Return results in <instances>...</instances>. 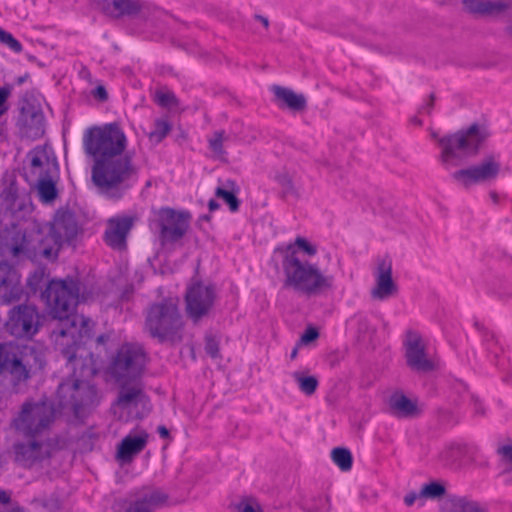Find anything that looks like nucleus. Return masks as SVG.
Returning a JSON list of instances; mask_svg holds the SVG:
<instances>
[{
    "mask_svg": "<svg viewBox=\"0 0 512 512\" xmlns=\"http://www.w3.org/2000/svg\"><path fill=\"white\" fill-rule=\"evenodd\" d=\"M46 267H37L29 274L26 286L21 283L18 269L8 261L0 262V297L3 302L11 303L39 295L46 303L53 319L64 320L76 316L75 310L79 303L86 301L81 293V281L67 276L63 279L46 280Z\"/></svg>",
    "mask_w": 512,
    "mask_h": 512,
    "instance_id": "1",
    "label": "nucleus"
},
{
    "mask_svg": "<svg viewBox=\"0 0 512 512\" xmlns=\"http://www.w3.org/2000/svg\"><path fill=\"white\" fill-rule=\"evenodd\" d=\"M84 150L94 159L92 181L102 191L119 187L129 189V181L136 178L138 169L130 154H124L127 137L118 122L93 126L83 136Z\"/></svg>",
    "mask_w": 512,
    "mask_h": 512,
    "instance_id": "2",
    "label": "nucleus"
},
{
    "mask_svg": "<svg viewBox=\"0 0 512 512\" xmlns=\"http://www.w3.org/2000/svg\"><path fill=\"white\" fill-rule=\"evenodd\" d=\"M280 255L284 275L282 290L293 291L306 298L326 295L334 289V277L325 275L316 264L301 260L292 246H277L274 255Z\"/></svg>",
    "mask_w": 512,
    "mask_h": 512,
    "instance_id": "3",
    "label": "nucleus"
},
{
    "mask_svg": "<svg viewBox=\"0 0 512 512\" xmlns=\"http://www.w3.org/2000/svg\"><path fill=\"white\" fill-rule=\"evenodd\" d=\"M489 136L490 132L487 126L478 122L455 133L444 135L437 141L441 148L440 162L446 169H449L459 164L455 160L462 161L477 156Z\"/></svg>",
    "mask_w": 512,
    "mask_h": 512,
    "instance_id": "4",
    "label": "nucleus"
},
{
    "mask_svg": "<svg viewBox=\"0 0 512 512\" xmlns=\"http://www.w3.org/2000/svg\"><path fill=\"white\" fill-rule=\"evenodd\" d=\"M28 168H24L23 177L30 189L36 190L43 204H52L59 196L57 178L59 165L55 156H50L44 146H36L28 152Z\"/></svg>",
    "mask_w": 512,
    "mask_h": 512,
    "instance_id": "5",
    "label": "nucleus"
},
{
    "mask_svg": "<svg viewBox=\"0 0 512 512\" xmlns=\"http://www.w3.org/2000/svg\"><path fill=\"white\" fill-rule=\"evenodd\" d=\"M0 237L6 240L5 246L13 257L24 254L29 259L45 258L56 260L61 246L60 236L53 235L46 225L44 228H37L26 234L21 230H5Z\"/></svg>",
    "mask_w": 512,
    "mask_h": 512,
    "instance_id": "6",
    "label": "nucleus"
},
{
    "mask_svg": "<svg viewBox=\"0 0 512 512\" xmlns=\"http://www.w3.org/2000/svg\"><path fill=\"white\" fill-rule=\"evenodd\" d=\"M183 319L179 307L170 298L149 305L144 321V329L159 343L172 344L182 341Z\"/></svg>",
    "mask_w": 512,
    "mask_h": 512,
    "instance_id": "7",
    "label": "nucleus"
},
{
    "mask_svg": "<svg viewBox=\"0 0 512 512\" xmlns=\"http://www.w3.org/2000/svg\"><path fill=\"white\" fill-rule=\"evenodd\" d=\"M148 355L141 345L125 342L119 346L106 368L115 382H134L145 371Z\"/></svg>",
    "mask_w": 512,
    "mask_h": 512,
    "instance_id": "8",
    "label": "nucleus"
},
{
    "mask_svg": "<svg viewBox=\"0 0 512 512\" xmlns=\"http://www.w3.org/2000/svg\"><path fill=\"white\" fill-rule=\"evenodd\" d=\"M59 404L70 408L76 418H84L87 412L97 404V388L94 384L78 378H67L56 391Z\"/></svg>",
    "mask_w": 512,
    "mask_h": 512,
    "instance_id": "9",
    "label": "nucleus"
},
{
    "mask_svg": "<svg viewBox=\"0 0 512 512\" xmlns=\"http://www.w3.org/2000/svg\"><path fill=\"white\" fill-rule=\"evenodd\" d=\"M420 499L438 501L440 512H488L478 501L447 493V483L443 480L433 479L423 483Z\"/></svg>",
    "mask_w": 512,
    "mask_h": 512,
    "instance_id": "10",
    "label": "nucleus"
},
{
    "mask_svg": "<svg viewBox=\"0 0 512 512\" xmlns=\"http://www.w3.org/2000/svg\"><path fill=\"white\" fill-rule=\"evenodd\" d=\"M191 218L192 215L188 210L161 207L155 221L159 230L160 245L166 247L179 243L190 227Z\"/></svg>",
    "mask_w": 512,
    "mask_h": 512,
    "instance_id": "11",
    "label": "nucleus"
},
{
    "mask_svg": "<svg viewBox=\"0 0 512 512\" xmlns=\"http://www.w3.org/2000/svg\"><path fill=\"white\" fill-rule=\"evenodd\" d=\"M216 297L214 283L204 285L201 279L192 278L184 295L188 317L197 322L207 316L215 304Z\"/></svg>",
    "mask_w": 512,
    "mask_h": 512,
    "instance_id": "12",
    "label": "nucleus"
},
{
    "mask_svg": "<svg viewBox=\"0 0 512 512\" xmlns=\"http://www.w3.org/2000/svg\"><path fill=\"white\" fill-rule=\"evenodd\" d=\"M52 421L53 413L45 403L25 402L18 416L13 419V426L26 436L34 438L49 427Z\"/></svg>",
    "mask_w": 512,
    "mask_h": 512,
    "instance_id": "13",
    "label": "nucleus"
},
{
    "mask_svg": "<svg viewBox=\"0 0 512 512\" xmlns=\"http://www.w3.org/2000/svg\"><path fill=\"white\" fill-rule=\"evenodd\" d=\"M501 169L500 162L493 155H488L479 164L471 165L451 173V179L465 189L479 183L495 180Z\"/></svg>",
    "mask_w": 512,
    "mask_h": 512,
    "instance_id": "14",
    "label": "nucleus"
},
{
    "mask_svg": "<svg viewBox=\"0 0 512 512\" xmlns=\"http://www.w3.org/2000/svg\"><path fill=\"white\" fill-rule=\"evenodd\" d=\"M120 386L116 404L128 410L126 422L130 420H143L151 410L152 405L149 396L137 387L129 386L131 382H117Z\"/></svg>",
    "mask_w": 512,
    "mask_h": 512,
    "instance_id": "15",
    "label": "nucleus"
},
{
    "mask_svg": "<svg viewBox=\"0 0 512 512\" xmlns=\"http://www.w3.org/2000/svg\"><path fill=\"white\" fill-rule=\"evenodd\" d=\"M41 325L40 316L35 305L20 304L9 311L5 322L6 329L18 338L34 336Z\"/></svg>",
    "mask_w": 512,
    "mask_h": 512,
    "instance_id": "16",
    "label": "nucleus"
},
{
    "mask_svg": "<svg viewBox=\"0 0 512 512\" xmlns=\"http://www.w3.org/2000/svg\"><path fill=\"white\" fill-rule=\"evenodd\" d=\"M404 347L406 364L412 371L425 374L435 369V364L427 357L422 337L417 331H406Z\"/></svg>",
    "mask_w": 512,
    "mask_h": 512,
    "instance_id": "17",
    "label": "nucleus"
},
{
    "mask_svg": "<svg viewBox=\"0 0 512 512\" xmlns=\"http://www.w3.org/2000/svg\"><path fill=\"white\" fill-rule=\"evenodd\" d=\"M24 349L12 341L0 343V374L9 373L18 382L29 378V369L23 363Z\"/></svg>",
    "mask_w": 512,
    "mask_h": 512,
    "instance_id": "18",
    "label": "nucleus"
},
{
    "mask_svg": "<svg viewBox=\"0 0 512 512\" xmlns=\"http://www.w3.org/2000/svg\"><path fill=\"white\" fill-rule=\"evenodd\" d=\"M16 125L22 138L40 139L45 134V116L42 109L26 101L20 109Z\"/></svg>",
    "mask_w": 512,
    "mask_h": 512,
    "instance_id": "19",
    "label": "nucleus"
},
{
    "mask_svg": "<svg viewBox=\"0 0 512 512\" xmlns=\"http://www.w3.org/2000/svg\"><path fill=\"white\" fill-rule=\"evenodd\" d=\"M47 226L53 235L60 236L59 244L61 247L64 243L72 245L76 241L79 226L74 212L70 210L58 211L54 222L47 224Z\"/></svg>",
    "mask_w": 512,
    "mask_h": 512,
    "instance_id": "20",
    "label": "nucleus"
},
{
    "mask_svg": "<svg viewBox=\"0 0 512 512\" xmlns=\"http://www.w3.org/2000/svg\"><path fill=\"white\" fill-rule=\"evenodd\" d=\"M95 6L112 19L135 18L143 8L139 0H95Z\"/></svg>",
    "mask_w": 512,
    "mask_h": 512,
    "instance_id": "21",
    "label": "nucleus"
},
{
    "mask_svg": "<svg viewBox=\"0 0 512 512\" xmlns=\"http://www.w3.org/2000/svg\"><path fill=\"white\" fill-rule=\"evenodd\" d=\"M389 413L397 419H416L423 410L418 405V399L409 398L402 390L394 391L387 400Z\"/></svg>",
    "mask_w": 512,
    "mask_h": 512,
    "instance_id": "22",
    "label": "nucleus"
},
{
    "mask_svg": "<svg viewBox=\"0 0 512 512\" xmlns=\"http://www.w3.org/2000/svg\"><path fill=\"white\" fill-rule=\"evenodd\" d=\"M376 286L372 295L378 299H386L397 292V285L392 277V260L387 255L377 259L375 271Z\"/></svg>",
    "mask_w": 512,
    "mask_h": 512,
    "instance_id": "23",
    "label": "nucleus"
},
{
    "mask_svg": "<svg viewBox=\"0 0 512 512\" xmlns=\"http://www.w3.org/2000/svg\"><path fill=\"white\" fill-rule=\"evenodd\" d=\"M271 91L274 94L273 102L278 108L287 109L294 113L303 112L307 109V100L303 94L280 85H273Z\"/></svg>",
    "mask_w": 512,
    "mask_h": 512,
    "instance_id": "24",
    "label": "nucleus"
},
{
    "mask_svg": "<svg viewBox=\"0 0 512 512\" xmlns=\"http://www.w3.org/2000/svg\"><path fill=\"white\" fill-rule=\"evenodd\" d=\"M132 226L133 218L129 216L110 219L104 233V242L112 248H121L126 244Z\"/></svg>",
    "mask_w": 512,
    "mask_h": 512,
    "instance_id": "25",
    "label": "nucleus"
},
{
    "mask_svg": "<svg viewBox=\"0 0 512 512\" xmlns=\"http://www.w3.org/2000/svg\"><path fill=\"white\" fill-rule=\"evenodd\" d=\"M148 433L142 431L138 435H127L117 446L116 459L124 465L131 463L134 457L139 454L146 446Z\"/></svg>",
    "mask_w": 512,
    "mask_h": 512,
    "instance_id": "26",
    "label": "nucleus"
},
{
    "mask_svg": "<svg viewBox=\"0 0 512 512\" xmlns=\"http://www.w3.org/2000/svg\"><path fill=\"white\" fill-rule=\"evenodd\" d=\"M466 12L471 15L494 16L510 8V4L501 0H462Z\"/></svg>",
    "mask_w": 512,
    "mask_h": 512,
    "instance_id": "27",
    "label": "nucleus"
},
{
    "mask_svg": "<svg viewBox=\"0 0 512 512\" xmlns=\"http://www.w3.org/2000/svg\"><path fill=\"white\" fill-rule=\"evenodd\" d=\"M5 187L0 193L2 205L9 211H21L23 204L19 203V188L14 173L6 172L3 176Z\"/></svg>",
    "mask_w": 512,
    "mask_h": 512,
    "instance_id": "28",
    "label": "nucleus"
},
{
    "mask_svg": "<svg viewBox=\"0 0 512 512\" xmlns=\"http://www.w3.org/2000/svg\"><path fill=\"white\" fill-rule=\"evenodd\" d=\"M42 444L37 440H31L29 443L17 442L13 445L15 461L23 466H32L42 460L40 455Z\"/></svg>",
    "mask_w": 512,
    "mask_h": 512,
    "instance_id": "29",
    "label": "nucleus"
},
{
    "mask_svg": "<svg viewBox=\"0 0 512 512\" xmlns=\"http://www.w3.org/2000/svg\"><path fill=\"white\" fill-rule=\"evenodd\" d=\"M168 495L159 489L144 494L131 504L125 512H151L153 508L165 503Z\"/></svg>",
    "mask_w": 512,
    "mask_h": 512,
    "instance_id": "30",
    "label": "nucleus"
},
{
    "mask_svg": "<svg viewBox=\"0 0 512 512\" xmlns=\"http://www.w3.org/2000/svg\"><path fill=\"white\" fill-rule=\"evenodd\" d=\"M239 192L240 187L237 183L232 179H227L223 186L216 187L215 196L224 201L230 212L236 213L241 205V200L237 196Z\"/></svg>",
    "mask_w": 512,
    "mask_h": 512,
    "instance_id": "31",
    "label": "nucleus"
},
{
    "mask_svg": "<svg viewBox=\"0 0 512 512\" xmlns=\"http://www.w3.org/2000/svg\"><path fill=\"white\" fill-rule=\"evenodd\" d=\"M300 508L303 512H330V498L329 496L322 494L312 496L302 500L300 503Z\"/></svg>",
    "mask_w": 512,
    "mask_h": 512,
    "instance_id": "32",
    "label": "nucleus"
},
{
    "mask_svg": "<svg viewBox=\"0 0 512 512\" xmlns=\"http://www.w3.org/2000/svg\"><path fill=\"white\" fill-rule=\"evenodd\" d=\"M225 140V131L217 130L213 132V135L208 138V148L213 153L215 159L221 162H227V152L224 149L223 142Z\"/></svg>",
    "mask_w": 512,
    "mask_h": 512,
    "instance_id": "33",
    "label": "nucleus"
},
{
    "mask_svg": "<svg viewBox=\"0 0 512 512\" xmlns=\"http://www.w3.org/2000/svg\"><path fill=\"white\" fill-rule=\"evenodd\" d=\"M293 378L297 382L299 390L307 396L313 395L319 386V380L314 375L297 371L293 373Z\"/></svg>",
    "mask_w": 512,
    "mask_h": 512,
    "instance_id": "34",
    "label": "nucleus"
},
{
    "mask_svg": "<svg viewBox=\"0 0 512 512\" xmlns=\"http://www.w3.org/2000/svg\"><path fill=\"white\" fill-rule=\"evenodd\" d=\"M331 458L333 462L340 468L341 471H349L353 465V456L351 451L346 447H335L331 451Z\"/></svg>",
    "mask_w": 512,
    "mask_h": 512,
    "instance_id": "35",
    "label": "nucleus"
},
{
    "mask_svg": "<svg viewBox=\"0 0 512 512\" xmlns=\"http://www.w3.org/2000/svg\"><path fill=\"white\" fill-rule=\"evenodd\" d=\"M274 180L282 189L280 194L282 199H286L288 196H294L296 198L299 197V193L295 188L293 179L288 172H277L274 176Z\"/></svg>",
    "mask_w": 512,
    "mask_h": 512,
    "instance_id": "36",
    "label": "nucleus"
},
{
    "mask_svg": "<svg viewBox=\"0 0 512 512\" xmlns=\"http://www.w3.org/2000/svg\"><path fill=\"white\" fill-rule=\"evenodd\" d=\"M154 128L148 134V137L155 144H159L169 134L172 129L171 123L167 119L157 118L154 121Z\"/></svg>",
    "mask_w": 512,
    "mask_h": 512,
    "instance_id": "37",
    "label": "nucleus"
},
{
    "mask_svg": "<svg viewBox=\"0 0 512 512\" xmlns=\"http://www.w3.org/2000/svg\"><path fill=\"white\" fill-rule=\"evenodd\" d=\"M204 349L206 354L212 359H221L220 339L217 335L206 333L204 337Z\"/></svg>",
    "mask_w": 512,
    "mask_h": 512,
    "instance_id": "38",
    "label": "nucleus"
},
{
    "mask_svg": "<svg viewBox=\"0 0 512 512\" xmlns=\"http://www.w3.org/2000/svg\"><path fill=\"white\" fill-rule=\"evenodd\" d=\"M474 447L466 443H453L449 447V457L454 461L466 460Z\"/></svg>",
    "mask_w": 512,
    "mask_h": 512,
    "instance_id": "39",
    "label": "nucleus"
},
{
    "mask_svg": "<svg viewBox=\"0 0 512 512\" xmlns=\"http://www.w3.org/2000/svg\"><path fill=\"white\" fill-rule=\"evenodd\" d=\"M497 454L502 456V461L510 466L505 468L502 475L507 476L506 483L512 481V443L497 448Z\"/></svg>",
    "mask_w": 512,
    "mask_h": 512,
    "instance_id": "40",
    "label": "nucleus"
},
{
    "mask_svg": "<svg viewBox=\"0 0 512 512\" xmlns=\"http://www.w3.org/2000/svg\"><path fill=\"white\" fill-rule=\"evenodd\" d=\"M286 246H292L296 251V256H298L299 251L308 256H314L317 253L316 246L302 236H297L294 243H289Z\"/></svg>",
    "mask_w": 512,
    "mask_h": 512,
    "instance_id": "41",
    "label": "nucleus"
},
{
    "mask_svg": "<svg viewBox=\"0 0 512 512\" xmlns=\"http://www.w3.org/2000/svg\"><path fill=\"white\" fill-rule=\"evenodd\" d=\"M0 43L7 46L15 53H20L23 50V46L19 40H17L12 33L2 29L0 27Z\"/></svg>",
    "mask_w": 512,
    "mask_h": 512,
    "instance_id": "42",
    "label": "nucleus"
},
{
    "mask_svg": "<svg viewBox=\"0 0 512 512\" xmlns=\"http://www.w3.org/2000/svg\"><path fill=\"white\" fill-rule=\"evenodd\" d=\"M154 101L157 105L163 108H169L178 104V99L173 92L157 91Z\"/></svg>",
    "mask_w": 512,
    "mask_h": 512,
    "instance_id": "43",
    "label": "nucleus"
},
{
    "mask_svg": "<svg viewBox=\"0 0 512 512\" xmlns=\"http://www.w3.org/2000/svg\"><path fill=\"white\" fill-rule=\"evenodd\" d=\"M482 342L486 347V350L489 354H493L494 357L498 356L500 348L498 347V339L494 332L488 330L482 336Z\"/></svg>",
    "mask_w": 512,
    "mask_h": 512,
    "instance_id": "44",
    "label": "nucleus"
},
{
    "mask_svg": "<svg viewBox=\"0 0 512 512\" xmlns=\"http://www.w3.org/2000/svg\"><path fill=\"white\" fill-rule=\"evenodd\" d=\"M320 336V332L317 327L309 325L301 334L298 345H309L315 342Z\"/></svg>",
    "mask_w": 512,
    "mask_h": 512,
    "instance_id": "45",
    "label": "nucleus"
},
{
    "mask_svg": "<svg viewBox=\"0 0 512 512\" xmlns=\"http://www.w3.org/2000/svg\"><path fill=\"white\" fill-rule=\"evenodd\" d=\"M495 294L502 301H506L512 297V285L507 279H501L499 287L495 290Z\"/></svg>",
    "mask_w": 512,
    "mask_h": 512,
    "instance_id": "46",
    "label": "nucleus"
},
{
    "mask_svg": "<svg viewBox=\"0 0 512 512\" xmlns=\"http://www.w3.org/2000/svg\"><path fill=\"white\" fill-rule=\"evenodd\" d=\"M236 507L238 512H263L261 506L257 502L247 499L239 502Z\"/></svg>",
    "mask_w": 512,
    "mask_h": 512,
    "instance_id": "47",
    "label": "nucleus"
},
{
    "mask_svg": "<svg viewBox=\"0 0 512 512\" xmlns=\"http://www.w3.org/2000/svg\"><path fill=\"white\" fill-rule=\"evenodd\" d=\"M12 86L6 84L0 87V117L8 110L7 100L11 94Z\"/></svg>",
    "mask_w": 512,
    "mask_h": 512,
    "instance_id": "48",
    "label": "nucleus"
},
{
    "mask_svg": "<svg viewBox=\"0 0 512 512\" xmlns=\"http://www.w3.org/2000/svg\"><path fill=\"white\" fill-rule=\"evenodd\" d=\"M42 506L49 510H58L61 507V502L56 494H51L47 499L42 502Z\"/></svg>",
    "mask_w": 512,
    "mask_h": 512,
    "instance_id": "49",
    "label": "nucleus"
},
{
    "mask_svg": "<svg viewBox=\"0 0 512 512\" xmlns=\"http://www.w3.org/2000/svg\"><path fill=\"white\" fill-rule=\"evenodd\" d=\"M91 94H92V96H93L96 100H98V101H100V102H105V101H107V100H108V97H109L108 92H107V90H106L105 86H104V85H101V84L97 85V86H96V87L91 91Z\"/></svg>",
    "mask_w": 512,
    "mask_h": 512,
    "instance_id": "50",
    "label": "nucleus"
},
{
    "mask_svg": "<svg viewBox=\"0 0 512 512\" xmlns=\"http://www.w3.org/2000/svg\"><path fill=\"white\" fill-rule=\"evenodd\" d=\"M435 100H436V96H435V93H431L429 95V99H428V102L423 104L420 109H419V112L420 113H423V112H426L427 114H431V111L434 107V103H435Z\"/></svg>",
    "mask_w": 512,
    "mask_h": 512,
    "instance_id": "51",
    "label": "nucleus"
},
{
    "mask_svg": "<svg viewBox=\"0 0 512 512\" xmlns=\"http://www.w3.org/2000/svg\"><path fill=\"white\" fill-rule=\"evenodd\" d=\"M417 498L420 499V492L416 493L415 491H411L404 496V503L406 506L410 507L415 503Z\"/></svg>",
    "mask_w": 512,
    "mask_h": 512,
    "instance_id": "52",
    "label": "nucleus"
},
{
    "mask_svg": "<svg viewBox=\"0 0 512 512\" xmlns=\"http://www.w3.org/2000/svg\"><path fill=\"white\" fill-rule=\"evenodd\" d=\"M12 492L0 488V504L8 505L11 502Z\"/></svg>",
    "mask_w": 512,
    "mask_h": 512,
    "instance_id": "53",
    "label": "nucleus"
},
{
    "mask_svg": "<svg viewBox=\"0 0 512 512\" xmlns=\"http://www.w3.org/2000/svg\"><path fill=\"white\" fill-rule=\"evenodd\" d=\"M157 433L162 439H171L170 431L165 425H159L157 427Z\"/></svg>",
    "mask_w": 512,
    "mask_h": 512,
    "instance_id": "54",
    "label": "nucleus"
},
{
    "mask_svg": "<svg viewBox=\"0 0 512 512\" xmlns=\"http://www.w3.org/2000/svg\"><path fill=\"white\" fill-rule=\"evenodd\" d=\"M254 19L261 22L265 29L269 28V19L266 16L255 14Z\"/></svg>",
    "mask_w": 512,
    "mask_h": 512,
    "instance_id": "55",
    "label": "nucleus"
},
{
    "mask_svg": "<svg viewBox=\"0 0 512 512\" xmlns=\"http://www.w3.org/2000/svg\"><path fill=\"white\" fill-rule=\"evenodd\" d=\"M0 512H28L25 507L21 506L20 504L16 503L14 506L11 507L9 510H1Z\"/></svg>",
    "mask_w": 512,
    "mask_h": 512,
    "instance_id": "56",
    "label": "nucleus"
},
{
    "mask_svg": "<svg viewBox=\"0 0 512 512\" xmlns=\"http://www.w3.org/2000/svg\"><path fill=\"white\" fill-rule=\"evenodd\" d=\"M220 208V204L215 199H210L208 201V210L210 213L218 210Z\"/></svg>",
    "mask_w": 512,
    "mask_h": 512,
    "instance_id": "57",
    "label": "nucleus"
},
{
    "mask_svg": "<svg viewBox=\"0 0 512 512\" xmlns=\"http://www.w3.org/2000/svg\"><path fill=\"white\" fill-rule=\"evenodd\" d=\"M474 327L481 334V336L489 330L487 327L484 326V324L480 323L479 321L474 322Z\"/></svg>",
    "mask_w": 512,
    "mask_h": 512,
    "instance_id": "58",
    "label": "nucleus"
},
{
    "mask_svg": "<svg viewBox=\"0 0 512 512\" xmlns=\"http://www.w3.org/2000/svg\"><path fill=\"white\" fill-rule=\"evenodd\" d=\"M29 77H30L29 73L26 72L24 75L17 77L15 80V83L20 86L24 82H26Z\"/></svg>",
    "mask_w": 512,
    "mask_h": 512,
    "instance_id": "59",
    "label": "nucleus"
},
{
    "mask_svg": "<svg viewBox=\"0 0 512 512\" xmlns=\"http://www.w3.org/2000/svg\"><path fill=\"white\" fill-rule=\"evenodd\" d=\"M27 60H28L29 62H32V63H37V65H38V66H40V67H43V66H44V64H43V63H41V62L37 59V57H36V56H34V55L27 54Z\"/></svg>",
    "mask_w": 512,
    "mask_h": 512,
    "instance_id": "60",
    "label": "nucleus"
},
{
    "mask_svg": "<svg viewBox=\"0 0 512 512\" xmlns=\"http://www.w3.org/2000/svg\"><path fill=\"white\" fill-rule=\"evenodd\" d=\"M211 219H212V216H211L210 212L208 214H202L198 218V223L203 222V221L209 222V221H211Z\"/></svg>",
    "mask_w": 512,
    "mask_h": 512,
    "instance_id": "61",
    "label": "nucleus"
},
{
    "mask_svg": "<svg viewBox=\"0 0 512 512\" xmlns=\"http://www.w3.org/2000/svg\"><path fill=\"white\" fill-rule=\"evenodd\" d=\"M300 346H301V345H298V342H297V343H296V345H295V347L292 349L291 354H290V359H291V360H294V359L297 357V355H298V349H299V347H300Z\"/></svg>",
    "mask_w": 512,
    "mask_h": 512,
    "instance_id": "62",
    "label": "nucleus"
},
{
    "mask_svg": "<svg viewBox=\"0 0 512 512\" xmlns=\"http://www.w3.org/2000/svg\"><path fill=\"white\" fill-rule=\"evenodd\" d=\"M489 195H490V198L492 199V201H493L495 204H497V203L499 202V196H498L497 192H495V191H491V192L489 193Z\"/></svg>",
    "mask_w": 512,
    "mask_h": 512,
    "instance_id": "63",
    "label": "nucleus"
},
{
    "mask_svg": "<svg viewBox=\"0 0 512 512\" xmlns=\"http://www.w3.org/2000/svg\"><path fill=\"white\" fill-rule=\"evenodd\" d=\"M108 340V336L105 334H101L97 337L96 341L97 343L104 344Z\"/></svg>",
    "mask_w": 512,
    "mask_h": 512,
    "instance_id": "64",
    "label": "nucleus"
}]
</instances>
